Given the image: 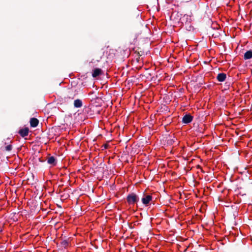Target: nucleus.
I'll return each instance as SVG.
<instances>
[{"label":"nucleus","instance_id":"f3484780","mask_svg":"<svg viewBox=\"0 0 252 252\" xmlns=\"http://www.w3.org/2000/svg\"><path fill=\"white\" fill-rule=\"evenodd\" d=\"M222 18L224 19L225 20H226V21H227V22H229V21H230H230H234V20H235L234 19H232V18H231L230 19H227V18H226V17H225V16L221 17V19H222Z\"/></svg>","mask_w":252,"mask_h":252},{"label":"nucleus","instance_id":"9b49d317","mask_svg":"<svg viewBox=\"0 0 252 252\" xmlns=\"http://www.w3.org/2000/svg\"><path fill=\"white\" fill-rule=\"evenodd\" d=\"M47 162L53 166H55L57 164L56 159L54 157H49L47 159Z\"/></svg>","mask_w":252,"mask_h":252},{"label":"nucleus","instance_id":"dca6fc26","mask_svg":"<svg viewBox=\"0 0 252 252\" xmlns=\"http://www.w3.org/2000/svg\"><path fill=\"white\" fill-rule=\"evenodd\" d=\"M12 149V146L11 145H8L7 146L5 147V149L6 151H11Z\"/></svg>","mask_w":252,"mask_h":252},{"label":"nucleus","instance_id":"ddd939ff","mask_svg":"<svg viewBox=\"0 0 252 252\" xmlns=\"http://www.w3.org/2000/svg\"><path fill=\"white\" fill-rule=\"evenodd\" d=\"M74 106L76 108H80L82 106V102L80 99H77L74 101Z\"/></svg>","mask_w":252,"mask_h":252},{"label":"nucleus","instance_id":"f03ea898","mask_svg":"<svg viewBox=\"0 0 252 252\" xmlns=\"http://www.w3.org/2000/svg\"><path fill=\"white\" fill-rule=\"evenodd\" d=\"M180 17H168V20L170 22V24L171 25H173V26H175L177 25L180 26Z\"/></svg>","mask_w":252,"mask_h":252},{"label":"nucleus","instance_id":"4468645a","mask_svg":"<svg viewBox=\"0 0 252 252\" xmlns=\"http://www.w3.org/2000/svg\"><path fill=\"white\" fill-rule=\"evenodd\" d=\"M187 18H188V17H180V26H182L184 25H185V22L187 21Z\"/></svg>","mask_w":252,"mask_h":252},{"label":"nucleus","instance_id":"7ed1b4c3","mask_svg":"<svg viewBox=\"0 0 252 252\" xmlns=\"http://www.w3.org/2000/svg\"><path fill=\"white\" fill-rule=\"evenodd\" d=\"M192 21V19L191 18V17H188L187 18V21L185 22V27L187 30L190 31L193 30V27L191 25V23Z\"/></svg>","mask_w":252,"mask_h":252},{"label":"nucleus","instance_id":"6e6552de","mask_svg":"<svg viewBox=\"0 0 252 252\" xmlns=\"http://www.w3.org/2000/svg\"><path fill=\"white\" fill-rule=\"evenodd\" d=\"M102 70L100 68H95L93 70V73H92V76L94 78H95V77L99 76L100 75L102 74Z\"/></svg>","mask_w":252,"mask_h":252},{"label":"nucleus","instance_id":"9d476101","mask_svg":"<svg viewBox=\"0 0 252 252\" xmlns=\"http://www.w3.org/2000/svg\"><path fill=\"white\" fill-rule=\"evenodd\" d=\"M175 137L172 136L168 135L166 138L167 144L170 145H173L175 142Z\"/></svg>","mask_w":252,"mask_h":252},{"label":"nucleus","instance_id":"a211bd4d","mask_svg":"<svg viewBox=\"0 0 252 252\" xmlns=\"http://www.w3.org/2000/svg\"><path fill=\"white\" fill-rule=\"evenodd\" d=\"M103 146H104V148H105V149H107V148H108V144H104V145H103Z\"/></svg>","mask_w":252,"mask_h":252},{"label":"nucleus","instance_id":"1a4fd4ad","mask_svg":"<svg viewBox=\"0 0 252 252\" xmlns=\"http://www.w3.org/2000/svg\"><path fill=\"white\" fill-rule=\"evenodd\" d=\"M226 78V74L224 73H219L217 76V79L219 82L224 81Z\"/></svg>","mask_w":252,"mask_h":252},{"label":"nucleus","instance_id":"aec40b11","mask_svg":"<svg viewBox=\"0 0 252 252\" xmlns=\"http://www.w3.org/2000/svg\"><path fill=\"white\" fill-rule=\"evenodd\" d=\"M212 21H209V24L210 23H212Z\"/></svg>","mask_w":252,"mask_h":252},{"label":"nucleus","instance_id":"2eb2a0df","mask_svg":"<svg viewBox=\"0 0 252 252\" xmlns=\"http://www.w3.org/2000/svg\"><path fill=\"white\" fill-rule=\"evenodd\" d=\"M61 244L62 247H64L65 248H66L68 246V241L67 240H63L61 242Z\"/></svg>","mask_w":252,"mask_h":252},{"label":"nucleus","instance_id":"f257e3e1","mask_svg":"<svg viewBox=\"0 0 252 252\" xmlns=\"http://www.w3.org/2000/svg\"><path fill=\"white\" fill-rule=\"evenodd\" d=\"M126 200L129 205H131L137 203L139 201V198L135 193L132 192L127 196Z\"/></svg>","mask_w":252,"mask_h":252},{"label":"nucleus","instance_id":"0eeeda50","mask_svg":"<svg viewBox=\"0 0 252 252\" xmlns=\"http://www.w3.org/2000/svg\"><path fill=\"white\" fill-rule=\"evenodd\" d=\"M30 123L31 127H35L38 126L39 124V121L35 118H32L30 119Z\"/></svg>","mask_w":252,"mask_h":252},{"label":"nucleus","instance_id":"20e7f679","mask_svg":"<svg viewBox=\"0 0 252 252\" xmlns=\"http://www.w3.org/2000/svg\"><path fill=\"white\" fill-rule=\"evenodd\" d=\"M193 120V117L190 114L185 115L182 118V122L184 124L190 123Z\"/></svg>","mask_w":252,"mask_h":252},{"label":"nucleus","instance_id":"f8f14e48","mask_svg":"<svg viewBox=\"0 0 252 252\" xmlns=\"http://www.w3.org/2000/svg\"><path fill=\"white\" fill-rule=\"evenodd\" d=\"M252 58V50L247 51L244 55L245 60H249Z\"/></svg>","mask_w":252,"mask_h":252},{"label":"nucleus","instance_id":"39448f33","mask_svg":"<svg viewBox=\"0 0 252 252\" xmlns=\"http://www.w3.org/2000/svg\"><path fill=\"white\" fill-rule=\"evenodd\" d=\"M152 199V196L150 195H147L144 196L142 199V202L143 204L145 205H148V204L149 203L150 201H151Z\"/></svg>","mask_w":252,"mask_h":252},{"label":"nucleus","instance_id":"6ab92c4d","mask_svg":"<svg viewBox=\"0 0 252 252\" xmlns=\"http://www.w3.org/2000/svg\"><path fill=\"white\" fill-rule=\"evenodd\" d=\"M93 93H94V92H92L90 93H89V94H93Z\"/></svg>","mask_w":252,"mask_h":252},{"label":"nucleus","instance_id":"423d86ee","mask_svg":"<svg viewBox=\"0 0 252 252\" xmlns=\"http://www.w3.org/2000/svg\"><path fill=\"white\" fill-rule=\"evenodd\" d=\"M29 129L28 127H25L19 130L18 133L22 137H24L29 134Z\"/></svg>","mask_w":252,"mask_h":252}]
</instances>
